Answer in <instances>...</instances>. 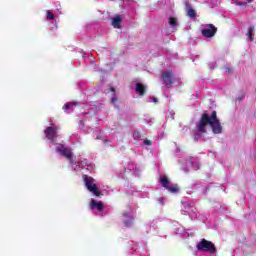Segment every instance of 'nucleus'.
Returning <instances> with one entry per match:
<instances>
[{
	"label": "nucleus",
	"mask_w": 256,
	"mask_h": 256,
	"mask_svg": "<svg viewBox=\"0 0 256 256\" xmlns=\"http://www.w3.org/2000/svg\"><path fill=\"white\" fill-rule=\"evenodd\" d=\"M57 131H59V127L55 125L47 127L44 131L51 150L58 153V155H62V157H66L73 171H81V169L93 171V169H95V165H93V163L88 162L87 159L81 157L73 159V152H71V149L64 147L63 144L57 142V139L59 138Z\"/></svg>",
	"instance_id": "nucleus-1"
},
{
	"label": "nucleus",
	"mask_w": 256,
	"mask_h": 256,
	"mask_svg": "<svg viewBox=\"0 0 256 256\" xmlns=\"http://www.w3.org/2000/svg\"><path fill=\"white\" fill-rule=\"evenodd\" d=\"M207 125L212 129V133L219 135L223 132V126H221V121L217 119V112L213 111L211 116L208 114H203L201 120L196 125V131L194 134L195 141H199V137L206 132Z\"/></svg>",
	"instance_id": "nucleus-2"
},
{
	"label": "nucleus",
	"mask_w": 256,
	"mask_h": 256,
	"mask_svg": "<svg viewBox=\"0 0 256 256\" xmlns=\"http://www.w3.org/2000/svg\"><path fill=\"white\" fill-rule=\"evenodd\" d=\"M83 181H84L86 189H88V191L90 193H93L95 195V197L101 196V191L99 190V187H97V183H96L95 179H93V177L84 175Z\"/></svg>",
	"instance_id": "nucleus-3"
},
{
	"label": "nucleus",
	"mask_w": 256,
	"mask_h": 256,
	"mask_svg": "<svg viewBox=\"0 0 256 256\" xmlns=\"http://www.w3.org/2000/svg\"><path fill=\"white\" fill-rule=\"evenodd\" d=\"M196 248L198 251H203L205 253H215L217 250L215 249V244L206 239H202L197 243Z\"/></svg>",
	"instance_id": "nucleus-4"
},
{
	"label": "nucleus",
	"mask_w": 256,
	"mask_h": 256,
	"mask_svg": "<svg viewBox=\"0 0 256 256\" xmlns=\"http://www.w3.org/2000/svg\"><path fill=\"white\" fill-rule=\"evenodd\" d=\"M89 208L90 211H93V213H95L96 215H100L101 217H103L102 213L105 209V205L103 204V202L96 200L95 198H92L90 200Z\"/></svg>",
	"instance_id": "nucleus-5"
},
{
	"label": "nucleus",
	"mask_w": 256,
	"mask_h": 256,
	"mask_svg": "<svg viewBox=\"0 0 256 256\" xmlns=\"http://www.w3.org/2000/svg\"><path fill=\"white\" fill-rule=\"evenodd\" d=\"M201 33L203 37L206 38L215 37V33H217V27H215L213 24H203L201 26Z\"/></svg>",
	"instance_id": "nucleus-6"
},
{
	"label": "nucleus",
	"mask_w": 256,
	"mask_h": 256,
	"mask_svg": "<svg viewBox=\"0 0 256 256\" xmlns=\"http://www.w3.org/2000/svg\"><path fill=\"white\" fill-rule=\"evenodd\" d=\"M159 181L162 187L167 189L170 193H177L179 191V187L171 186V181L169 180V178H167V176L161 175Z\"/></svg>",
	"instance_id": "nucleus-7"
},
{
	"label": "nucleus",
	"mask_w": 256,
	"mask_h": 256,
	"mask_svg": "<svg viewBox=\"0 0 256 256\" xmlns=\"http://www.w3.org/2000/svg\"><path fill=\"white\" fill-rule=\"evenodd\" d=\"M200 164H199V160H197L196 158H189L186 162H185V167H183V171H191V169H193L194 171L199 170Z\"/></svg>",
	"instance_id": "nucleus-8"
},
{
	"label": "nucleus",
	"mask_w": 256,
	"mask_h": 256,
	"mask_svg": "<svg viewBox=\"0 0 256 256\" xmlns=\"http://www.w3.org/2000/svg\"><path fill=\"white\" fill-rule=\"evenodd\" d=\"M123 19H125V16L123 15H115L114 17H112L111 18L112 27H114V29H121Z\"/></svg>",
	"instance_id": "nucleus-9"
},
{
	"label": "nucleus",
	"mask_w": 256,
	"mask_h": 256,
	"mask_svg": "<svg viewBox=\"0 0 256 256\" xmlns=\"http://www.w3.org/2000/svg\"><path fill=\"white\" fill-rule=\"evenodd\" d=\"M162 79L167 87L173 85V71H166L162 73Z\"/></svg>",
	"instance_id": "nucleus-10"
},
{
	"label": "nucleus",
	"mask_w": 256,
	"mask_h": 256,
	"mask_svg": "<svg viewBox=\"0 0 256 256\" xmlns=\"http://www.w3.org/2000/svg\"><path fill=\"white\" fill-rule=\"evenodd\" d=\"M134 219L135 215L133 214V212H127L123 215V221L126 227H131L133 225Z\"/></svg>",
	"instance_id": "nucleus-11"
},
{
	"label": "nucleus",
	"mask_w": 256,
	"mask_h": 256,
	"mask_svg": "<svg viewBox=\"0 0 256 256\" xmlns=\"http://www.w3.org/2000/svg\"><path fill=\"white\" fill-rule=\"evenodd\" d=\"M195 213V208L189 204V202L182 203V214L187 215L188 213Z\"/></svg>",
	"instance_id": "nucleus-12"
},
{
	"label": "nucleus",
	"mask_w": 256,
	"mask_h": 256,
	"mask_svg": "<svg viewBox=\"0 0 256 256\" xmlns=\"http://www.w3.org/2000/svg\"><path fill=\"white\" fill-rule=\"evenodd\" d=\"M77 107V102H68L64 105L63 109L65 113H71Z\"/></svg>",
	"instance_id": "nucleus-13"
},
{
	"label": "nucleus",
	"mask_w": 256,
	"mask_h": 256,
	"mask_svg": "<svg viewBox=\"0 0 256 256\" xmlns=\"http://www.w3.org/2000/svg\"><path fill=\"white\" fill-rule=\"evenodd\" d=\"M145 89L147 87L141 83H136L135 91L136 93H139L140 95H145Z\"/></svg>",
	"instance_id": "nucleus-14"
},
{
	"label": "nucleus",
	"mask_w": 256,
	"mask_h": 256,
	"mask_svg": "<svg viewBox=\"0 0 256 256\" xmlns=\"http://www.w3.org/2000/svg\"><path fill=\"white\" fill-rule=\"evenodd\" d=\"M168 23L172 29H177V27H179V20L175 17H170Z\"/></svg>",
	"instance_id": "nucleus-15"
},
{
	"label": "nucleus",
	"mask_w": 256,
	"mask_h": 256,
	"mask_svg": "<svg viewBox=\"0 0 256 256\" xmlns=\"http://www.w3.org/2000/svg\"><path fill=\"white\" fill-rule=\"evenodd\" d=\"M253 33H255V26H250L246 34L248 37V41H254L255 38Z\"/></svg>",
	"instance_id": "nucleus-16"
},
{
	"label": "nucleus",
	"mask_w": 256,
	"mask_h": 256,
	"mask_svg": "<svg viewBox=\"0 0 256 256\" xmlns=\"http://www.w3.org/2000/svg\"><path fill=\"white\" fill-rule=\"evenodd\" d=\"M174 227V233L176 235H183V226L179 225V223H175Z\"/></svg>",
	"instance_id": "nucleus-17"
},
{
	"label": "nucleus",
	"mask_w": 256,
	"mask_h": 256,
	"mask_svg": "<svg viewBox=\"0 0 256 256\" xmlns=\"http://www.w3.org/2000/svg\"><path fill=\"white\" fill-rule=\"evenodd\" d=\"M186 11H187V15L190 16L191 19H195V17H197V13L193 8L187 6Z\"/></svg>",
	"instance_id": "nucleus-18"
},
{
	"label": "nucleus",
	"mask_w": 256,
	"mask_h": 256,
	"mask_svg": "<svg viewBox=\"0 0 256 256\" xmlns=\"http://www.w3.org/2000/svg\"><path fill=\"white\" fill-rule=\"evenodd\" d=\"M46 19L48 21H53V19H55V15L53 14V12H51V10H48L46 12Z\"/></svg>",
	"instance_id": "nucleus-19"
},
{
	"label": "nucleus",
	"mask_w": 256,
	"mask_h": 256,
	"mask_svg": "<svg viewBox=\"0 0 256 256\" xmlns=\"http://www.w3.org/2000/svg\"><path fill=\"white\" fill-rule=\"evenodd\" d=\"M187 215H189V217L194 220V219H197V211L194 209V212H190L188 213Z\"/></svg>",
	"instance_id": "nucleus-20"
},
{
	"label": "nucleus",
	"mask_w": 256,
	"mask_h": 256,
	"mask_svg": "<svg viewBox=\"0 0 256 256\" xmlns=\"http://www.w3.org/2000/svg\"><path fill=\"white\" fill-rule=\"evenodd\" d=\"M132 137L137 141L138 139L141 138V134L138 131H136L133 133Z\"/></svg>",
	"instance_id": "nucleus-21"
},
{
	"label": "nucleus",
	"mask_w": 256,
	"mask_h": 256,
	"mask_svg": "<svg viewBox=\"0 0 256 256\" xmlns=\"http://www.w3.org/2000/svg\"><path fill=\"white\" fill-rule=\"evenodd\" d=\"M234 4L237 5V7H245L247 5V3L245 2H238V1H234Z\"/></svg>",
	"instance_id": "nucleus-22"
},
{
	"label": "nucleus",
	"mask_w": 256,
	"mask_h": 256,
	"mask_svg": "<svg viewBox=\"0 0 256 256\" xmlns=\"http://www.w3.org/2000/svg\"><path fill=\"white\" fill-rule=\"evenodd\" d=\"M83 127H85V124L83 123V121H80V123H79V128H80L81 130H83Z\"/></svg>",
	"instance_id": "nucleus-23"
},
{
	"label": "nucleus",
	"mask_w": 256,
	"mask_h": 256,
	"mask_svg": "<svg viewBox=\"0 0 256 256\" xmlns=\"http://www.w3.org/2000/svg\"><path fill=\"white\" fill-rule=\"evenodd\" d=\"M144 145H151L150 140H148V139L144 140Z\"/></svg>",
	"instance_id": "nucleus-24"
},
{
	"label": "nucleus",
	"mask_w": 256,
	"mask_h": 256,
	"mask_svg": "<svg viewBox=\"0 0 256 256\" xmlns=\"http://www.w3.org/2000/svg\"><path fill=\"white\" fill-rule=\"evenodd\" d=\"M111 101H112L113 104H115V103L117 102V98H115V96H113V97L111 98Z\"/></svg>",
	"instance_id": "nucleus-25"
},
{
	"label": "nucleus",
	"mask_w": 256,
	"mask_h": 256,
	"mask_svg": "<svg viewBox=\"0 0 256 256\" xmlns=\"http://www.w3.org/2000/svg\"><path fill=\"white\" fill-rule=\"evenodd\" d=\"M158 201H159L160 205H163V203H164L165 199H163V198H159V199H158Z\"/></svg>",
	"instance_id": "nucleus-26"
},
{
	"label": "nucleus",
	"mask_w": 256,
	"mask_h": 256,
	"mask_svg": "<svg viewBox=\"0 0 256 256\" xmlns=\"http://www.w3.org/2000/svg\"><path fill=\"white\" fill-rule=\"evenodd\" d=\"M152 103H157V98H151L150 100Z\"/></svg>",
	"instance_id": "nucleus-27"
},
{
	"label": "nucleus",
	"mask_w": 256,
	"mask_h": 256,
	"mask_svg": "<svg viewBox=\"0 0 256 256\" xmlns=\"http://www.w3.org/2000/svg\"><path fill=\"white\" fill-rule=\"evenodd\" d=\"M145 121H146L148 124L153 123V119H150V121H147V119H145Z\"/></svg>",
	"instance_id": "nucleus-28"
},
{
	"label": "nucleus",
	"mask_w": 256,
	"mask_h": 256,
	"mask_svg": "<svg viewBox=\"0 0 256 256\" xmlns=\"http://www.w3.org/2000/svg\"><path fill=\"white\" fill-rule=\"evenodd\" d=\"M111 91H112V93H115V89L112 88Z\"/></svg>",
	"instance_id": "nucleus-29"
},
{
	"label": "nucleus",
	"mask_w": 256,
	"mask_h": 256,
	"mask_svg": "<svg viewBox=\"0 0 256 256\" xmlns=\"http://www.w3.org/2000/svg\"><path fill=\"white\" fill-rule=\"evenodd\" d=\"M248 1V3H251V1H253V0H247Z\"/></svg>",
	"instance_id": "nucleus-30"
},
{
	"label": "nucleus",
	"mask_w": 256,
	"mask_h": 256,
	"mask_svg": "<svg viewBox=\"0 0 256 256\" xmlns=\"http://www.w3.org/2000/svg\"><path fill=\"white\" fill-rule=\"evenodd\" d=\"M244 97H245V96H244V95H242V97L240 98V100H241V99H243Z\"/></svg>",
	"instance_id": "nucleus-31"
}]
</instances>
